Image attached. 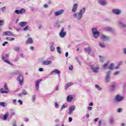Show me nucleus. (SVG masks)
I'll return each mask as SVG.
<instances>
[{"instance_id":"1","label":"nucleus","mask_w":126,"mask_h":126,"mask_svg":"<svg viewBox=\"0 0 126 126\" xmlns=\"http://www.w3.org/2000/svg\"><path fill=\"white\" fill-rule=\"evenodd\" d=\"M85 11H86V9L85 7H83L80 9L79 13H75L74 14V18H75L77 20H81L82 17H83V15L85 13Z\"/></svg>"},{"instance_id":"63","label":"nucleus","mask_w":126,"mask_h":126,"mask_svg":"<svg viewBox=\"0 0 126 126\" xmlns=\"http://www.w3.org/2000/svg\"><path fill=\"white\" fill-rule=\"evenodd\" d=\"M98 120H99V118H96L94 119V122H98Z\"/></svg>"},{"instance_id":"16","label":"nucleus","mask_w":126,"mask_h":126,"mask_svg":"<svg viewBox=\"0 0 126 126\" xmlns=\"http://www.w3.org/2000/svg\"><path fill=\"white\" fill-rule=\"evenodd\" d=\"M98 2L99 3V4H100V5H102V6H104V5L107 4L106 0H98Z\"/></svg>"},{"instance_id":"61","label":"nucleus","mask_w":126,"mask_h":126,"mask_svg":"<svg viewBox=\"0 0 126 126\" xmlns=\"http://www.w3.org/2000/svg\"><path fill=\"white\" fill-rule=\"evenodd\" d=\"M38 70H39V71H40V72L44 71V69H43V68H39L38 69Z\"/></svg>"},{"instance_id":"42","label":"nucleus","mask_w":126,"mask_h":126,"mask_svg":"<svg viewBox=\"0 0 126 126\" xmlns=\"http://www.w3.org/2000/svg\"><path fill=\"white\" fill-rule=\"evenodd\" d=\"M67 107V105L63 104L61 108V111H63V109H65V108H66Z\"/></svg>"},{"instance_id":"28","label":"nucleus","mask_w":126,"mask_h":126,"mask_svg":"<svg viewBox=\"0 0 126 126\" xmlns=\"http://www.w3.org/2000/svg\"><path fill=\"white\" fill-rule=\"evenodd\" d=\"M8 117H9V115H8V113L5 114L3 116V120L4 121H6L7 120V118H8Z\"/></svg>"},{"instance_id":"19","label":"nucleus","mask_w":126,"mask_h":126,"mask_svg":"<svg viewBox=\"0 0 126 126\" xmlns=\"http://www.w3.org/2000/svg\"><path fill=\"white\" fill-rule=\"evenodd\" d=\"M56 73V74H58V75H60L61 74V71H60L58 69H55L52 71L50 72V74H52V73Z\"/></svg>"},{"instance_id":"40","label":"nucleus","mask_w":126,"mask_h":126,"mask_svg":"<svg viewBox=\"0 0 126 126\" xmlns=\"http://www.w3.org/2000/svg\"><path fill=\"white\" fill-rule=\"evenodd\" d=\"M57 52H58V53H59V54H62V51L61 50L60 47H57Z\"/></svg>"},{"instance_id":"38","label":"nucleus","mask_w":126,"mask_h":126,"mask_svg":"<svg viewBox=\"0 0 126 126\" xmlns=\"http://www.w3.org/2000/svg\"><path fill=\"white\" fill-rule=\"evenodd\" d=\"M95 87L97 89V90H98V91H101V90H102V88L100 87L98 85H95Z\"/></svg>"},{"instance_id":"56","label":"nucleus","mask_w":126,"mask_h":126,"mask_svg":"<svg viewBox=\"0 0 126 126\" xmlns=\"http://www.w3.org/2000/svg\"><path fill=\"white\" fill-rule=\"evenodd\" d=\"M118 74H120V71H116L114 73V75H118Z\"/></svg>"},{"instance_id":"5","label":"nucleus","mask_w":126,"mask_h":126,"mask_svg":"<svg viewBox=\"0 0 126 126\" xmlns=\"http://www.w3.org/2000/svg\"><path fill=\"white\" fill-rule=\"evenodd\" d=\"M90 68L94 73H97V72H99V70H100V67L98 66L95 67V65H91Z\"/></svg>"},{"instance_id":"30","label":"nucleus","mask_w":126,"mask_h":126,"mask_svg":"<svg viewBox=\"0 0 126 126\" xmlns=\"http://www.w3.org/2000/svg\"><path fill=\"white\" fill-rule=\"evenodd\" d=\"M12 74H16L17 75H21V72L20 71H16L11 73Z\"/></svg>"},{"instance_id":"20","label":"nucleus","mask_w":126,"mask_h":126,"mask_svg":"<svg viewBox=\"0 0 126 126\" xmlns=\"http://www.w3.org/2000/svg\"><path fill=\"white\" fill-rule=\"evenodd\" d=\"M103 30L106 32H111V31H113V29L110 27H107L103 28Z\"/></svg>"},{"instance_id":"14","label":"nucleus","mask_w":126,"mask_h":126,"mask_svg":"<svg viewBox=\"0 0 126 126\" xmlns=\"http://www.w3.org/2000/svg\"><path fill=\"white\" fill-rule=\"evenodd\" d=\"M4 36H13V33L10 31L5 32L3 33Z\"/></svg>"},{"instance_id":"44","label":"nucleus","mask_w":126,"mask_h":126,"mask_svg":"<svg viewBox=\"0 0 126 126\" xmlns=\"http://www.w3.org/2000/svg\"><path fill=\"white\" fill-rule=\"evenodd\" d=\"M99 46L101 47V48H105V47H106V45H104L103 43L101 42H99Z\"/></svg>"},{"instance_id":"8","label":"nucleus","mask_w":126,"mask_h":126,"mask_svg":"<svg viewBox=\"0 0 126 126\" xmlns=\"http://www.w3.org/2000/svg\"><path fill=\"white\" fill-rule=\"evenodd\" d=\"M42 81V79L37 80L35 82V88L36 90L38 91L40 88V83H41V81Z\"/></svg>"},{"instance_id":"58","label":"nucleus","mask_w":126,"mask_h":126,"mask_svg":"<svg viewBox=\"0 0 126 126\" xmlns=\"http://www.w3.org/2000/svg\"><path fill=\"white\" fill-rule=\"evenodd\" d=\"M72 69H73V66L72 65H70L69 66V70H72Z\"/></svg>"},{"instance_id":"36","label":"nucleus","mask_w":126,"mask_h":126,"mask_svg":"<svg viewBox=\"0 0 126 126\" xmlns=\"http://www.w3.org/2000/svg\"><path fill=\"white\" fill-rule=\"evenodd\" d=\"M119 24L120 25H121V26H122V27H123L124 28H125V27H126V24L124 23L123 22H120Z\"/></svg>"},{"instance_id":"35","label":"nucleus","mask_w":126,"mask_h":126,"mask_svg":"<svg viewBox=\"0 0 126 126\" xmlns=\"http://www.w3.org/2000/svg\"><path fill=\"white\" fill-rule=\"evenodd\" d=\"M7 105V104H6L5 102H0V106H1V107H6Z\"/></svg>"},{"instance_id":"11","label":"nucleus","mask_w":126,"mask_h":126,"mask_svg":"<svg viewBox=\"0 0 126 126\" xmlns=\"http://www.w3.org/2000/svg\"><path fill=\"white\" fill-rule=\"evenodd\" d=\"M112 12L114 14H116V15H120L121 13H122V10L118 9H114L112 10Z\"/></svg>"},{"instance_id":"33","label":"nucleus","mask_w":126,"mask_h":126,"mask_svg":"<svg viewBox=\"0 0 126 126\" xmlns=\"http://www.w3.org/2000/svg\"><path fill=\"white\" fill-rule=\"evenodd\" d=\"M99 58L100 62H101V63H104L105 58L103 56H99Z\"/></svg>"},{"instance_id":"18","label":"nucleus","mask_w":126,"mask_h":126,"mask_svg":"<svg viewBox=\"0 0 126 126\" xmlns=\"http://www.w3.org/2000/svg\"><path fill=\"white\" fill-rule=\"evenodd\" d=\"M50 50L51 52H54L55 51V43L53 42H52L50 43Z\"/></svg>"},{"instance_id":"2","label":"nucleus","mask_w":126,"mask_h":126,"mask_svg":"<svg viewBox=\"0 0 126 126\" xmlns=\"http://www.w3.org/2000/svg\"><path fill=\"white\" fill-rule=\"evenodd\" d=\"M9 58V54H6L4 56H2V61L4 62V63H8V64H10V65H13L12 63H10L9 60H7Z\"/></svg>"},{"instance_id":"39","label":"nucleus","mask_w":126,"mask_h":126,"mask_svg":"<svg viewBox=\"0 0 126 126\" xmlns=\"http://www.w3.org/2000/svg\"><path fill=\"white\" fill-rule=\"evenodd\" d=\"M26 11V10L24 8H22L20 10V14H22V13H24Z\"/></svg>"},{"instance_id":"45","label":"nucleus","mask_w":126,"mask_h":126,"mask_svg":"<svg viewBox=\"0 0 126 126\" xmlns=\"http://www.w3.org/2000/svg\"><path fill=\"white\" fill-rule=\"evenodd\" d=\"M56 26L57 28H60V27H61V25H60L59 22L57 21V22L56 23Z\"/></svg>"},{"instance_id":"17","label":"nucleus","mask_w":126,"mask_h":126,"mask_svg":"<svg viewBox=\"0 0 126 126\" xmlns=\"http://www.w3.org/2000/svg\"><path fill=\"white\" fill-rule=\"evenodd\" d=\"M78 7V5H77V4L76 3H74L72 9V11L73 12H76V11H77Z\"/></svg>"},{"instance_id":"41","label":"nucleus","mask_w":126,"mask_h":126,"mask_svg":"<svg viewBox=\"0 0 126 126\" xmlns=\"http://www.w3.org/2000/svg\"><path fill=\"white\" fill-rule=\"evenodd\" d=\"M4 90H6V91H8H8H9L8 88L7 87V85L6 84H4Z\"/></svg>"},{"instance_id":"47","label":"nucleus","mask_w":126,"mask_h":126,"mask_svg":"<svg viewBox=\"0 0 126 126\" xmlns=\"http://www.w3.org/2000/svg\"><path fill=\"white\" fill-rule=\"evenodd\" d=\"M22 93L23 94V95H26V94H27V91L25 90H23Z\"/></svg>"},{"instance_id":"62","label":"nucleus","mask_w":126,"mask_h":126,"mask_svg":"<svg viewBox=\"0 0 126 126\" xmlns=\"http://www.w3.org/2000/svg\"><path fill=\"white\" fill-rule=\"evenodd\" d=\"M18 59H19L18 56H16V58H15V59L14 60V61L15 62H17V61L18 60Z\"/></svg>"},{"instance_id":"27","label":"nucleus","mask_w":126,"mask_h":126,"mask_svg":"<svg viewBox=\"0 0 126 126\" xmlns=\"http://www.w3.org/2000/svg\"><path fill=\"white\" fill-rule=\"evenodd\" d=\"M0 92L1 93V94H7V93H8V91H4L3 88L0 89Z\"/></svg>"},{"instance_id":"25","label":"nucleus","mask_w":126,"mask_h":126,"mask_svg":"<svg viewBox=\"0 0 126 126\" xmlns=\"http://www.w3.org/2000/svg\"><path fill=\"white\" fill-rule=\"evenodd\" d=\"M110 62L108 61L106 63H104L102 66V68L103 69H107L108 68V64H109Z\"/></svg>"},{"instance_id":"48","label":"nucleus","mask_w":126,"mask_h":126,"mask_svg":"<svg viewBox=\"0 0 126 126\" xmlns=\"http://www.w3.org/2000/svg\"><path fill=\"white\" fill-rule=\"evenodd\" d=\"M29 28V26H26L24 29H23V31H27Z\"/></svg>"},{"instance_id":"52","label":"nucleus","mask_w":126,"mask_h":126,"mask_svg":"<svg viewBox=\"0 0 126 126\" xmlns=\"http://www.w3.org/2000/svg\"><path fill=\"white\" fill-rule=\"evenodd\" d=\"M7 44H8V42L7 41H5L2 43V46L5 47V45H7Z\"/></svg>"},{"instance_id":"64","label":"nucleus","mask_w":126,"mask_h":126,"mask_svg":"<svg viewBox=\"0 0 126 126\" xmlns=\"http://www.w3.org/2000/svg\"><path fill=\"white\" fill-rule=\"evenodd\" d=\"M123 53L125 55H126V48H124Z\"/></svg>"},{"instance_id":"21","label":"nucleus","mask_w":126,"mask_h":126,"mask_svg":"<svg viewBox=\"0 0 126 126\" xmlns=\"http://www.w3.org/2000/svg\"><path fill=\"white\" fill-rule=\"evenodd\" d=\"M67 102H71L73 100V96L71 95H69L67 96Z\"/></svg>"},{"instance_id":"12","label":"nucleus","mask_w":126,"mask_h":126,"mask_svg":"<svg viewBox=\"0 0 126 126\" xmlns=\"http://www.w3.org/2000/svg\"><path fill=\"white\" fill-rule=\"evenodd\" d=\"M75 110V105H72L69 108V115H71L72 114V112H73Z\"/></svg>"},{"instance_id":"54","label":"nucleus","mask_w":126,"mask_h":126,"mask_svg":"<svg viewBox=\"0 0 126 126\" xmlns=\"http://www.w3.org/2000/svg\"><path fill=\"white\" fill-rule=\"evenodd\" d=\"M122 111H123V108H120L118 109L117 112L118 113H122Z\"/></svg>"},{"instance_id":"60","label":"nucleus","mask_w":126,"mask_h":126,"mask_svg":"<svg viewBox=\"0 0 126 126\" xmlns=\"http://www.w3.org/2000/svg\"><path fill=\"white\" fill-rule=\"evenodd\" d=\"M101 125H102V121L101 120H100L98 121V126H101Z\"/></svg>"},{"instance_id":"9","label":"nucleus","mask_w":126,"mask_h":126,"mask_svg":"<svg viewBox=\"0 0 126 126\" xmlns=\"http://www.w3.org/2000/svg\"><path fill=\"white\" fill-rule=\"evenodd\" d=\"M124 100V97L121 96L120 94H117L115 97L116 102H122Z\"/></svg>"},{"instance_id":"3","label":"nucleus","mask_w":126,"mask_h":126,"mask_svg":"<svg viewBox=\"0 0 126 126\" xmlns=\"http://www.w3.org/2000/svg\"><path fill=\"white\" fill-rule=\"evenodd\" d=\"M92 30L93 37H94L95 39H97V38H98L100 35V32L99 31H98L96 28H93Z\"/></svg>"},{"instance_id":"49","label":"nucleus","mask_w":126,"mask_h":126,"mask_svg":"<svg viewBox=\"0 0 126 126\" xmlns=\"http://www.w3.org/2000/svg\"><path fill=\"white\" fill-rule=\"evenodd\" d=\"M4 23H3V20H0V26H3Z\"/></svg>"},{"instance_id":"43","label":"nucleus","mask_w":126,"mask_h":126,"mask_svg":"<svg viewBox=\"0 0 126 126\" xmlns=\"http://www.w3.org/2000/svg\"><path fill=\"white\" fill-rule=\"evenodd\" d=\"M114 63H111L110 66V69L113 70L114 69Z\"/></svg>"},{"instance_id":"46","label":"nucleus","mask_w":126,"mask_h":126,"mask_svg":"<svg viewBox=\"0 0 126 126\" xmlns=\"http://www.w3.org/2000/svg\"><path fill=\"white\" fill-rule=\"evenodd\" d=\"M14 12L16 14H20V10H15Z\"/></svg>"},{"instance_id":"53","label":"nucleus","mask_w":126,"mask_h":126,"mask_svg":"<svg viewBox=\"0 0 126 126\" xmlns=\"http://www.w3.org/2000/svg\"><path fill=\"white\" fill-rule=\"evenodd\" d=\"M55 108L56 109H59V103H58V102H55Z\"/></svg>"},{"instance_id":"55","label":"nucleus","mask_w":126,"mask_h":126,"mask_svg":"<svg viewBox=\"0 0 126 126\" xmlns=\"http://www.w3.org/2000/svg\"><path fill=\"white\" fill-rule=\"evenodd\" d=\"M35 99H36V95L34 94L32 95V100L33 102H34V101H35Z\"/></svg>"},{"instance_id":"57","label":"nucleus","mask_w":126,"mask_h":126,"mask_svg":"<svg viewBox=\"0 0 126 126\" xmlns=\"http://www.w3.org/2000/svg\"><path fill=\"white\" fill-rule=\"evenodd\" d=\"M68 122L69 123H71L72 122V117L68 118Z\"/></svg>"},{"instance_id":"22","label":"nucleus","mask_w":126,"mask_h":126,"mask_svg":"<svg viewBox=\"0 0 126 126\" xmlns=\"http://www.w3.org/2000/svg\"><path fill=\"white\" fill-rule=\"evenodd\" d=\"M19 26L20 27H25V26H26L27 25V22H22L19 23Z\"/></svg>"},{"instance_id":"34","label":"nucleus","mask_w":126,"mask_h":126,"mask_svg":"<svg viewBox=\"0 0 126 126\" xmlns=\"http://www.w3.org/2000/svg\"><path fill=\"white\" fill-rule=\"evenodd\" d=\"M6 40H7L8 41H14V40H15V38H14L13 37H6Z\"/></svg>"},{"instance_id":"15","label":"nucleus","mask_w":126,"mask_h":126,"mask_svg":"<svg viewBox=\"0 0 126 126\" xmlns=\"http://www.w3.org/2000/svg\"><path fill=\"white\" fill-rule=\"evenodd\" d=\"M63 13V10L62 9L59 11L55 12L54 15L55 16H59V15H62Z\"/></svg>"},{"instance_id":"26","label":"nucleus","mask_w":126,"mask_h":126,"mask_svg":"<svg viewBox=\"0 0 126 126\" xmlns=\"http://www.w3.org/2000/svg\"><path fill=\"white\" fill-rule=\"evenodd\" d=\"M26 44H33V39L32 38H29L26 41Z\"/></svg>"},{"instance_id":"51","label":"nucleus","mask_w":126,"mask_h":126,"mask_svg":"<svg viewBox=\"0 0 126 126\" xmlns=\"http://www.w3.org/2000/svg\"><path fill=\"white\" fill-rule=\"evenodd\" d=\"M18 103H19L20 105H23V101H22V100H21V99H19L18 100Z\"/></svg>"},{"instance_id":"23","label":"nucleus","mask_w":126,"mask_h":126,"mask_svg":"<svg viewBox=\"0 0 126 126\" xmlns=\"http://www.w3.org/2000/svg\"><path fill=\"white\" fill-rule=\"evenodd\" d=\"M72 85H73V83L72 82L67 83L66 85L65 86V90H67V88H68V87L70 86H72Z\"/></svg>"},{"instance_id":"37","label":"nucleus","mask_w":126,"mask_h":126,"mask_svg":"<svg viewBox=\"0 0 126 126\" xmlns=\"http://www.w3.org/2000/svg\"><path fill=\"white\" fill-rule=\"evenodd\" d=\"M13 49L15 52H19L20 51V47H15Z\"/></svg>"},{"instance_id":"4","label":"nucleus","mask_w":126,"mask_h":126,"mask_svg":"<svg viewBox=\"0 0 126 126\" xmlns=\"http://www.w3.org/2000/svg\"><path fill=\"white\" fill-rule=\"evenodd\" d=\"M112 78H111V71H108L104 79V81L106 83H109L111 81Z\"/></svg>"},{"instance_id":"13","label":"nucleus","mask_w":126,"mask_h":126,"mask_svg":"<svg viewBox=\"0 0 126 126\" xmlns=\"http://www.w3.org/2000/svg\"><path fill=\"white\" fill-rule=\"evenodd\" d=\"M52 61L45 60L42 63V65H49V64H52Z\"/></svg>"},{"instance_id":"50","label":"nucleus","mask_w":126,"mask_h":126,"mask_svg":"<svg viewBox=\"0 0 126 126\" xmlns=\"http://www.w3.org/2000/svg\"><path fill=\"white\" fill-rule=\"evenodd\" d=\"M14 114H15L14 112H11L10 114L9 115V118H11L12 116H14Z\"/></svg>"},{"instance_id":"6","label":"nucleus","mask_w":126,"mask_h":126,"mask_svg":"<svg viewBox=\"0 0 126 126\" xmlns=\"http://www.w3.org/2000/svg\"><path fill=\"white\" fill-rule=\"evenodd\" d=\"M66 35V32H64V28H63L59 33V36L61 38H64Z\"/></svg>"},{"instance_id":"59","label":"nucleus","mask_w":126,"mask_h":126,"mask_svg":"<svg viewBox=\"0 0 126 126\" xmlns=\"http://www.w3.org/2000/svg\"><path fill=\"white\" fill-rule=\"evenodd\" d=\"M76 59L77 62V63H78L79 65H81V62L80 61H79V60H78V58H76Z\"/></svg>"},{"instance_id":"10","label":"nucleus","mask_w":126,"mask_h":126,"mask_svg":"<svg viewBox=\"0 0 126 126\" xmlns=\"http://www.w3.org/2000/svg\"><path fill=\"white\" fill-rule=\"evenodd\" d=\"M100 39L102 40V41H109V40H110V37L105 34H101L100 35Z\"/></svg>"},{"instance_id":"24","label":"nucleus","mask_w":126,"mask_h":126,"mask_svg":"<svg viewBox=\"0 0 126 126\" xmlns=\"http://www.w3.org/2000/svg\"><path fill=\"white\" fill-rule=\"evenodd\" d=\"M85 51L87 52L88 53V54H90V53H91V51H92V49L91 48V47H89L87 48H85Z\"/></svg>"},{"instance_id":"31","label":"nucleus","mask_w":126,"mask_h":126,"mask_svg":"<svg viewBox=\"0 0 126 126\" xmlns=\"http://www.w3.org/2000/svg\"><path fill=\"white\" fill-rule=\"evenodd\" d=\"M0 10L2 11V13H5V11H6V7L4 6L1 7Z\"/></svg>"},{"instance_id":"29","label":"nucleus","mask_w":126,"mask_h":126,"mask_svg":"<svg viewBox=\"0 0 126 126\" xmlns=\"http://www.w3.org/2000/svg\"><path fill=\"white\" fill-rule=\"evenodd\" d=\"M116 87V85H112L110 88V90L111 92H113V91H115Z\"/></svg>"},{"instance_id":"32","label":"nucleus","mask_w":126,"mask_h":126,"mask_svg":"<svg viewBox=\"0 0 126 126\" xmlns=\"http://www.w3.org/2000/svg\"><path fill=\"white\" fill-rule=\"evenodd\" d=\"M114 122H115V119H114V117H111L109 120L110 124H111V125H113Z\"/></svg>"},{"instance_id":"7","label":"nucleus","mask_w":126,"mask_h":126,"mask_svg":"<svg viewBox=\"0 0 126 126\" xmlns=\"http://www.w3.org/2000/svg\"><path fill=\"white\" fill-rule=\"evenodd\" d=\"M17 80L19 81L20 85H22L23 84V81L24 80V79L23 78V76L22 75H20L17 78Z\"/></svg>"}]
</instances>
